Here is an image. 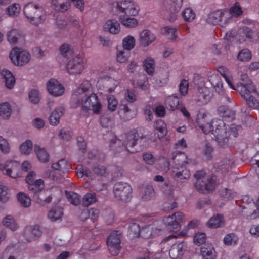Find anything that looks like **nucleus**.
Here are the masks:
<instances>
[{
  "mask_svg": "<svg viewBox=\"0 0 259 259\" xmlns=\"http://www.w3.org/2000/svg\"><path fill=\"white\" fill-rule=\"evenodd\" d=\"M208 117L207 113L199 112L196 118L197 125L204 134L211 133L213 135L220 147L228 145L229 137L231 134L234 137L238 136V131L241 128L240 125L232 124L231 127H229L222 120L218 118H214L209 122Z\"/></svg>",
  "mask_w": 259,
  "mask_h": 259,
  "instance_id": "1",
  "label": "nucleus"
},
{
  "mask_svg": "<svg viewBox=\"0 0 259 259\" xmlns=\"http://www.w3.org/2000/svg\"><path fill=\"white\" fill-rule=\"evenodd\" d=\"M217 71L225 78L228 84L232 89L238 91L246 102L250 108L258 109L259 102L254 95L258 96V93L255 87L250 80L246 74L241 75L243 82H239L235 87L231 82L232 76L230 71L225 67L221 66L218 68Z\"/></svg>",
  "mask_w": 259,
  "mask_h": 259,
  "instance_id": "2",
  "label": "nucleus"
},
{
  "mask_svg": "<svg viewBox=\"0 0 259 259\" xmlns=\"http://www.w3.org/2000/svg\"><path fill=\"white\" fill-rule=\"evenodd\" d=\"M91 84L89 81H83L72 93L71 105L73 107L77 108L82 105V110L84 112H88L91 106L98 100L96 94L91 93L90 89Z\"/></svg>",
  "mask_w": 259,
  "mask_h": 259,
  "instance_id": "3",
  "label": "nucleus"
},
{
  "mask_svg": "<svg viewBox=\"0 0 259 259\" xmlns=\"http://www.w3.org/2000/svg\"><path fill=\"white\" fill-rule=\"evenodd\" d=\"M109 134L113 138L110 141V150L114 152L115 154L121 152L134 153L139 151V149H133V147L136 145L138 141L142 140L143 138L139 136L137 130H132L126 134L124 144H123L121 140L117 139L111 132Z\"/></svg>",
  "mask_w": 259,
  "mask_h": 259,
  "instance_id": "4",
  "label": "nucleus"
},
{
  "mask_svg": "<svg viewBox=\"0 0 259 259\" xmlns=\"http://www.w3.org/2000/svg\"><path fill=\"white\" fill-rule=\"evenodd\" d=\"M60 55L58 60L63 58L70 59L66 64L67 72L71 74L81 73L84 69V62L82 55L77 54L74 50H59Z\"/></svg>",
  "mask_w": 259,
  "mask_h": 259,
  "instance_id": "5",
  "label": "nucleus"
},
{
  "mask_svg": "<svg viewBox=\"0 0 259 259\" xmlns=\"http://www.w3.org/2000/svg\"><path fill=\"white\" fill-rule=\"evenodd\" d=\"M172 159L175 164L172 168V172L175 176L180 179L189 178L190 173L185 167V164L188 163V158L185 153L175 151L173 153Z\"/></svg>",
  "mask_w": 259,
  "mask_h": 259,
  "instance_id": "6",
  "label": "nucleus"
},
{
  "mask_svg": "<svg viewBox=\"0 0 259 259\" xmlns=\"http://www.w3.org/2000/svg\"><path fill=\"white\" fill-rule=\"evenodd\" d=\"M23 12L29 21L35 26L43 23L46 19V12L43 8L32 2L25 5Z\"/></svg>",
  "mask_w": 259,
  "mask_h": 259,
  "instance_id": "7",
  "label": "nucleus"
},
{
  "mask_svg": "<svg viewBox=\"0 0 259 259\" xmlns=\"http://www.w3.org/2000/svg\"><path fill=\"white\" fill-rule=\"evenodd\" d=\"M194 177L196 179L195 187L199 192L205 193L214 190L216 186L215 177L207 176L203 170L197 171Z\"/></svg>",
  "mask_w": 259,
  "mask_h": 259,
  "instance_id": "8",
  "label": "nucleus"
},
{
  "mask_svg": "<svg viewBox=\"0 0 259 259\" xmlns=\"http://www.w3.org/2000/svg\"><path fill=\"white\" fill-rule=\"evenodd\" d=\"M253 34L252 30L248 27L243 26L239 28L237 32L231 30L225 34L224 38L231 42L238 44L251 42Z\"/></svg>",
  "mask_w": 259,
  "mask_h": 259,
  "instance_id": "9",
  "label": "nucleus"
},
{
  "mask_svg": "<svg viewBox=\"0 0 259 259\" xmlns=\"http://www.w3.org/2000/svg\"><path fill=\"white\" fill-rule=\"evenodd\" d=\"M88 158L90 161L88 162V164L95 174L102 176L105 174L106 167L100 164L105 159L104 154L99 153L96 151H89L88 152Z\"/></svg>",
  "mask_w": 259,
  "mask_h": 259,
  "instance_id": "10",
  "label": "nucleus"
},
{
  "mask_svg": "<svg viewBox=\"0 0 259 259\" xmlns=\"http://www.w3.org/2000/svg\"><path fill=\"white\" fill-rule=\"evenodd\" d=\"M114 197L117 200H123L125 202L129 201L132 197V188L127 183L117 182L113 187Z\"/></svg>",
  "mask_w": 259,
  "mask_h": 259,
  "instance_id": "11",
  "label": "nucleus"
},
{
  "mask_svg": "<svg viewBox=\"0 0 259 259\" xmlns=\"http://www.w3.org/2000/svg\"><path fill=\"white\" fill-rule=\"evenodd\" d=\"M113 5L117 10L122 13L123 15H129L131 16L137 15L139 11V6L132 1H121L115 2Z\"/></svg>",
  "mask_w": 259,
  "mask_h": 259,
  "instance_id": "12",
  "label": "nucleus"
},
{
  "mask_svg": "<svg viewBox=\"0 0 259 259\" xmlns=\"http://www.w3.org/2000/svg\"><path fill=\"white\" fill-rule=\"evenodd\" d=\"M231 19L227 11L218 10L211 12L207 18V22L213 25H218L221 27H225Z\"/></svg>",
  "mask_w": 259,
  "mask_h": 259,
  "instance_id": "13",
  "label": "nucleus"
},
{
  "mask_svg": "<svg viewBox=\"0 0 259 259\" xmlns=\"http://www.w3.org/2000/svg\"><path fill=\"white\" fill-rule=\"evenodd\" d=\"M122 234L119 231L112 232L107 239V245L110 253L113 255H117L121 248V238Z\"/></svg>",
  "mask_w": 259,
  "mask_h": 259,
  "instance_id": "14",
  "label": "nucleus"
},
{
  "mask_svg": "<svg viewBox=\"0 0 259 259\" xmlns=\"http://www.w3.org/2000/svg\"><path fill=\"white\" fill-rule=\"evenodd\" d=\"M184 219V215L182 212H177L170 216L163 218V222L171 231L177 232L180 230V223Z\"/></svg>",
  "mask_w": 259,
  "mask_h": 259,
  "instance_id": "15",
  "label": "nucleus"
},
{
  "mask_svg": "<svg viewBox=\"0 0 259 259\" xmlns=\"http://www.w3.org/2000/svg\"><path fill=\"white\" fill-rule=\"evenodd\" d=\"M9 57L12 62L17 66H23L30 59V54L26 50H11Z\"/></svg>",
  "mask_w": 259,
  "mask_h": 259,
  "instance_id": "16",
  "label": "nucleus"
},
{
  "mask_svg": "<svg viewBox=\"0 0 259 259\" xmlns=\"http://www.w3.org/2000/svg\"><path fill=\"white\" fill-rule=\"evenodd\" d=\"M0 170L12 178H17L21 175L20 164L16 161H8L5 165L0 164Z\"/></svg>",
  "mask_w": 259,
  "mask_h": 259,
  "instance_id": "17",
  "label": "nucleus"
},
{
  "mask_svg": "<svg viewBox=\"0 0 259 259\" xmlns=\"http://www.w3.org/2000/svg\"><path fill=\"white\" fill-rule=\"evenodd\" d=\"M132 105L121 104L119 105L118 110V114L120 118L124 121H129L134 118L137 115V110L132 109Z\"/></svg>",
  "mask_w": 259,
  "mask_h": 259,
  "instance_id": "18",
  "label": "nucleus"
},
{
  "mask_svg": "<svg viewBox=\"0 0 259 259\" xmlns=\"http://www.w3.org/2000/svg\"><path fill=\"white\" fill-rule=\"evenodd\" d=\"M212 94L206 87H200L196 93L195 100L198 105L202 106L210 102Z\"/></svg>",
  "mask_w": 259,
  "mask_h": 259,
  "instance_id": "19",
  "label": "nucleus"
},
{
  "mask_svg": "<svg viewBox=\"0 0 259 259\" xmlns=\"http://www.w3.org/2000/svg\"><path fill=\"white\" fill-rule=\"evenodd\" d=\"M42 231L38 225L28 226L24 231V236L28 242L35 240L41 235Z\"/></svg>",
  "mask_w": 259,
  "mask_h": 259,
  "instance_id": "20",
  "label": "nucleus"
},
{
  "mask_svg": "<svg viewBox=\"0 0 259 259\" xmlns=\"http://www.w3.org/2000/svg\"><path fill=\"white\" fill-rule=\"evenodd\" d=\"M208 78L216 92L221 95H226L221 78L218 73H212L208 76Z\"/></svg>",
  "mask_w": 259,
  "mask_h": 259,
  "instance_id": "21",
  "label": "nucleus"
},
{
  "mask_svg": "<svg viewBox=\"0 0 259 259\" xmlns=\"http://www.w3.org/2000/svg\"><path fill=\"white\" fill-rule=\"evenodd\" d=\"M218 113L222 118V120L224 122V121H232L235 118V111L227 106H220L218 108Z\"/></svg>",
  "mask_w": 259,
  "mask_h": 259,
  "instance_id": "22",
  "label": "nucleus"
},
{
  "mask_svg": "<svg viewBox=\"0 0 259 259\" xmlns=\"http://www.w3.org/2000/svg\"><path fill=\"white\" fill-rule=\"evenodd\" d=\"M47 90L49 93L54 96H61L64 92V87L57 80L54 79L48 81Z\"/></svg>",
  "mask_w": 259,
  "mask_h": 259,
  "instance_id": "23",
  "label": "nucleus"
},
{
  "mask_svg": "<svg viewBox=\"0 0 259 259\" xmlns=\"http://www.w3.org/2000/svg\"><path fill=\"white\" fill-rule=\"evenodd\" d=\"M8 41L12 45H23L24 43V36L17 29H12L7 35Z\"/></svg>",
  "mask_w": 259,
  "mask_h": 259,
  "instance_id": "24",
  "label": "nucleus"
},
{
  "mask_svg": "<svg viewBox=\"0 0 259 259\" xmlns=\"http://www.w3.org/2000/svg\"><path fill=\"white\" fill-rule=\"evenodd\" d=\"M156 39L154 34L148 29L143 30L139 35V41L144 47L148 46Z\"/></svg>",
  "mask_w": 259,
  "mask_h": 259,
  "instance_id": "25",
  "label": "nucleus"
},
{
  "mask_svg": "<svg viewBox=\"0 0 259 259\" xmlns=\"http://www.w3.org/2000/svg\"><path fill=\"white\" fill-rule=\"evenodd\" d=\"M182 104V101L179 97L175 95H172L168 97L165 102V104L167 108L170 110L174 111L178 109L179 106Z\"/></svg>",
  "mask_w": 259,
  "mask_h": 259,
  "instance_id": "26",
  "label": "nucleus"
},
{
  "mask_svg": "<svg viewBox=\"0 0 259 259\" xmlns=\"http://www.w3.org/2000/svg\"><path fill=\"white\" fill-rule=\"evenodd\" d=\"M201 254L205 259H214L215 251L213 245L210 244H204L201 247Z\"/></svg>",
  "mask_w": 259,
  "mask_h": 259,
  "instance_id": "27",
  "label": "nucleus"
},
{
  "mask_svg": "<svg viewBox=\"0 0 259 259\" xmlns=\"http://www.w3.org/2000/svg\"><path fill=\"white\" fill-rule=\"evenodd\" d=\"M5 80V85L8 89H12L15 84V78L12 73L7 69H3L1 72Z\"/></svg>",
  "mask_w": 259,
  "mask_h": 259,
  "instance_id": "28",
  "label": "nucleus"
},
{
  "mask_svg": "<svg viewBox=\"0 0 259 259\" xmlns=\"http://www.w3.org/2000/svg\"><path fill=\"white\" fill-rule=\"evenodd\" d=\"M64 109L62 107L56 108L50 115V123L52 125H57L60 122V117L64 114Z\"/></svg>",
  "mask_w": 259,
  "mask_h": 259,
  "instance_id": "29",
  "label": "nucleus"
},
{
  "mask_svg": "<svg viewBox=\"0 0 259 259\" xmlns=\"http://www.w3.org/2000/svg\"><path fill=\"white\" fill-rule=\"evenodd\" d=\"M184 250L182 242L172 245L169 251V256L172 259H176L183 255Z\"/></svg>",
  "mask_w": 259,
  "mask_h": 259,
  "instance_id": "30",
  "label": "nucleus"
},
{
  "mask_svg": "<svg viewBox=\"0 0 259 259\" xmlns=\"http://www.w3.org/2000/svg\"><path fill=\"white\" fill-rule=\"evenodd\" d=\"M51 167L54 169L58 170L63 172H67L71 169V165L65 159H62L57 162L53 163Z\"/></svg>",
  "mask_w": 259,
  "mask_h": 259,
  "instance_id": "31",
  "label": "nucleus"
},
{
  "mask_svg": "<svg viewBox=\"0 0 259 259\" xmlns=\"http://www.w3.org/2000/svg\"><path fill=\"white\" fill-rule=\"evenodd\" d=\"M104 28L112 34H117L120 30V26L119 22L114 19L108 20L105 25Z\"/></svg>",
  "mask_w": 259,
  "mask_h": 259,
  "instance_id": "32",
  "label": "nucleus"
},
{
  "mask_svg": "<svg viewBox=\"0 0 259 259\" xmlns=\"http://www.w3.org/2000/svg\"><path fill=\"white\" fill-rule=\"evenodd\" d=\"M131 15H120L119 20L121 23L127 28H134L138 25V21L136 19L131 17Z\"/></svg>",
  "mask_w": 259,
  "mask_h": 259,
  "instance_id": "33",
  "label": "nucleus"
},
{
  "mask_svg": "<svg viewBox=\"0 0 259 259\" xmlns=\"http://www.w3.org/2000/svg\"><path fill=\"white\" fill-rule=\"evenodd\" d=\"M155 131L157 133L159 139L163 138L167 133L166 124L161 119L158 120L154 125Z\"/></svg>",
  "mask_w": 259,
  "mask_h": 259,
  "instance_id": "34",
  "label": "nucleus"
},
{
  "mask_svg": "<svg viewBox=\"0 0 259 259\" xmlns=\"http://www.w3.org/2000/svg\"><path fill=\"white\" fill-rule=\"evenodd\" d=\"M34 151L38 160L44 163L48 162L49 160V155L44 149L41 148L38 145L34 146Z\"/></svg>",
  "mask_w": 259,
  "mask_h": 259,
  "instance_id": "35",
  "label": "nucleus"
},
{
  "mask_svg": "<svg viewBox=\"0 0 259 259\" xmlns=\"http://www.w3.org/2000/svg\"><path fill=\"white\" fill-rule=\"evenodd\" d=\"M177 31V28L170 26H166L161 29L162 33L172 40L176 39Z\"/></svg>",
  "mask_w": 259,
  "mask_h": 259,
  "instance_id": "36",
  "label": "nucleus"
},
{
  "mask_svg": "<svg viewBox=\"0 0 259 259\" xmlns=\"http://www.w3.org/2000/svg\"><path fill=\"white\" fill-rule=\"evenodd\" d=\"M63 215V209L60 207L55 208L48 212V218L51 221L60 220Z\"/></svg>",
  "mask_w": 259,
  "mask_h": 259,
  "instance_id": "37",
  "label": "nucleus"
},
{
  "mask_svg": "<svg viewBox=\"0 0 259 259\" xmlns=\"http://www.w3.org/2000/svg\"><path fill=\"white\" fill-rule=\"evenodd\" d=\"M143 67L145 71L150 75H153L155 70V61L151 57L147 58L143 61Z\"/></svg>",
  "mask_w": 259,
  "mask_h": 259,
  "instance_id": "38",
  "label": "nucleus"
},
{
  "mask_svg": "<svg viewBox=\"0 0 259 259\" xmlns=\"http://www.w3.org/2000/svg\"><path fill=\"white\" fill-rule=\"evenodd\" d=\"M223 224V217L221 214H217L211 217L207 222L209 227L217 228L221 227Z\"/></svg>",
  "mask_w": 259,
  "mask_h": 259,
  "instance_id": "39",
  "label": "nucleus"
},
{
  "mask_svg": "<svg viewBox=\"0 0 259 259\" xmlns=\"http://www.w3.org/2000/svg\"><path fill=\"white\" fill-rule=\"evenodd\" d=\"M156 233L154 230L153 225H145L141 228L140 237L144 239H148Z\"/></svg>",
  "mask_w": 259,
  "mask_h": 259,
  "instance_id": "40",
  "label": "nucleus"
},
{
  "mask_svg": "<svg viewBox=\"0 0 259 259\" xmlns=\"http://www.w3.org/2000/svg\"><path fill=\"white\" fill-rule=\"evenodd\" d=\"M12 113L10 105L8 102H4L0 104V116L4 119H8Z\"/></svg>",
  "mask_w": 259,
  "mask_h": 259,
  "instance_id": "41",
  "label": "nucleus"
},
{
  "mask_svg": "<svg viewBox=\"0 0 259 259\" xmlns=\"http://www.w3.org/2000/svg\"><path fill=\"white\" fill-rule=\"evenodd\" d=\"M76 173L78 177L82 178L84 176L89 179H92L94 175L92 171L88 168H85L82 165H78L76 168Z\"/></svg>",
  "mask_w": 259,
  "mask_h": 259,
  "instance_id": "42",
  "label": "nucleus"
},
{
  "mask_svg": "<svg viewBox=\"0 0 259 259\" xmlns=\"http://www.w3.org/2000/svg\"><path fill=\"white\" fill-rule=\"evenodd\" d=\"M66 196L71 204L74 205H78L80 203V196L72 191H65Z\"/></svg>",
  "mask_w": 259,
  "mask_h": 259,
  "instance_id": "43",
  "label": "nucleus"
},
{
  "mask_svg": "<svg viewBox=\"0 0 259 259\" xmlns=\"http://www.w3.org/2000/svg\"><path fill=\"white\" fill-rule=\"evenodd\" d=\"M97 199L95 193H87L83 197L82 204L84 206L88 207L97 202Z\"/></svg>",
  "mask_w": 259,
  "mask_h": 259,
  "instance_id": "44",
  "label": "nucleus"
},
{
  "mask_svg": "<svg viewBox=\"0 0 259 259\" xmlns=\"http://www.w3.org/2000/svg\"><path fill=\"white\" fill-rule=\"evenodd\" d=\"M3 224L13 231H15L18 228V225L15 223L14 218L10 215L6 216L3 219Z\"/></svg>",
  "mask_w": 259,
  "mask_h": 259,
  "instance_id": "45",
  "label": "nucleus"
},
{
  "mask_svg": "<svg viewBox=\"0 0 259 259\" xmlns=\"http://www.w3.org/2000/svg\"><path fill=\"white\" fill-rule=\"evenodd\" d=\"M141 228L139 224L133 223L128 228V235L131 238L140 237Z\"/></svg>",
  "mask_w": 259,
  "mask_h": 259,
  "instance_id": "46",
  "label": "nucleus"
},
{
  "mask_svg": "<svg viewBox=\"0 0 259 259\" xmlns=\"http://www.w3.org/2000/svg\"><path fill=\"white\" fill-rule=\"evenodd\" d=\"M182 16L185 21L191 22L195 19L196 15L191 8H187L183 10Z\"/></svg>",
  "mask_w": 259,
  "mask_h": 259,
  "instance_id": "47",
  "label": "nucleus"
},
{
  "mask_svg": "<svg viewBox=\"0 0 259 259\" xmlns=\"http://www.w3.org/2000/svg\"><path fill=\"white\" fill-rule=\"evenodd\" d=\"M83 214H88V218H89L93 222H95L97 221L98 218L99 210L96 208H91L89 210H83L80 217L81 219L83 218L82 215Z\"/></svg>",
  "mask_w": 259,
  "mask_h": 259,
  "instance_id": "48",
  "label": "nucleus"
},
{
  "mask_svg": "<svg viewBox=\"0 0 259 259\" xmlns=\"http://www.w3.org/2000/svg\"><path fill=\"white\" fill-rule=\"evenodd\" d=\"M20 6L19 4L15 3L12 5L9 6L7 8V13L11 17L17 16L20 13Z\"/></svg>",
  "mask_w": 259,
  "mask_h": 259,
  "instance_id": "49",
  "label": "nucleus"
},
{
  "mask_svg": "<svg viewBox=\"0 0 259 259\" xmlns=\"http://www.w3.org/2000/svg\"><path fill=\"white\" fill-rule=\"evenodd\" d=\"M170 5L169 7V11L171 13H176L179 11L183 4V0H167Z\"/></svg>",
  "mask_w": 259,
  "mask_h": 259,
  "instance_id": "50",
  "label": "nucleus"
},
{
  "mask_svg": "<svg viewBox=\"0 0 259 259\" xmlns=\"http://www.w3.org/2000/svg\"><path fill=\"white\" fill-rule=\"evenodd\" d=\"M135 38L131 35H128L122 40L123 49H133L135 47Z\"/></svg>",
  "mask_w": 259,
  "mask_h": 259,
  "instance_id": "51",
  "label": "nucleus"
},
{
  "mask_svg": "<svg viewBox=\"0 0 259 259\" xmlns=\"http://www.w3.org/2000/svg\"><path fill=\"white\" fill-rule=\"evenodd\" d=\"M19 202L24 207H29L31 204V199L23 192H19L17 195Z\"/></svg>",
  "mask_w": 259,
  "mask_h": 259,
  "instance_id": "52",
  "label": "nucleus"
},
{
  "mask_svg": "<svg viewBox=\"0 0 259 259\" xmlns=\"http://www.w3.org/2000/svg\"><path fill=\"white\" fill-rule=\"evenodd\" d=\"M32 149V143L30 140H26L20 146L21 152L24 154H29Z\"/></svg>",
  "mask_w": 259,
  "mask_h": 259,
  "instance_id": "53",
  "label": "nucleus"
},
{
  "mask_svg": "<svg viewBox=\"0 0 259 259\" xmlns=\"http://www.w3.org/2000/svg\"><path fill=\"white\" fill-rule=\"evenodd\" d=\"M130 50H122L117 53L116 59L117 61L123 63L126 61L130 57Z\"/></svg>",
  "mask_w": 259,
  "mask_h": 259,
  "instance_id": "54",
  "label": "nucleus"
},
{
  "mask_svg": "<svg viewBox=\"0 0 259 259\" xmlns=\"http://www.w3.org/2000/svg\"><path fill=\"white\" fill-rule=\"evenodd\" d=\"M251 53L249 50H241L237 56L238 59L242 62L249 61L251 58Z\"/></svg>",
  "mask_w": 259,
  "mask_h": 259,
  "instance_id": "55",
  "label": "nucleus"
},
{
  "mask_svg": "<svg viewBox=\"0 0 259 259\" xmlns=\"http://www.w3.org/2000/svg\"><path fill=\"white\" fill-rule=\"evenodd\" d=\"M243 13L240 4L236 2L234 5L231 7L229 10V16L231 15L232 16H239L241 15Z\"/></svg>",
  "mask_w": 259,
  "mask_h": 259,
  "instance_id": "56",
  "label": "nucleus"
},
{
  "mask_svg": "<svg viewBox=\"0 0 259 259\" xmlns=\"http://www.w3.org/2000/svg\"><path fill=\"white\" fill-rule=\"evenodd\" d=\"M155 195L153 187L150 185H146L145 187L144 194L142 196V199L144 201H148L153 197Z\"/></svg>",
  "mask_w": 259,
  "mask_h": 259,
  "instance_id": "57",
  "label": "nucleus"
},
{
  "mask_svg": "<svg viewBox=\"0 0 259 259\" xmlns=\"http://www.w3.org/2000/svg\"><path fill=\"white\" fill-rule=\"evenodd\" d=\"M108 101V109L111 111H114L118 105V101L113 95H109L107 97Z\"/></svg>",
  "mask_w": 259,
  "mask_h": 259,
  "instance_id": "58",
  "label": "nucleus"
},
{
  "mask_svg": "<svg viewBox=\"0 0 259 259\" xmlns=\"http://www.w3.org/2000/svg\"><path fill=\"white\" fill-rule=\"evenodd\" d=\"M124 98L128 102L133 103L137 100L136 92L134 89H127L125 93Z\"/></svg>",
  "mask_w": 259,
  "mask_h": 259,
  "instance_id": "59",
  "label": "nucleus"
},
{
  "mask_svg": "<svg viewBox=\"0 0 259 259\" xmlns=\"http://www.w3.org/2000/svg\"><path fill=\"white\" fill-rule=\"evenodd\" d=\"M223 240L226 245L236 244L237 241V237L234 233H230L227 234L224 237Z\"/></svg>",
  "mask_w": 259,
  "mask_h": 259,
  "instance_id": "60",
  "label": "nucleus"
},
{
  "mask_svg": "<svg viewBox=\"0 0 259 259\" xmlns=\"http://www.w3.org/2000/svg\"><path fill=\"white\" fill-rule=\"evenodd\" d=\"M100 124L103 127L108 128L112 124V120L107 114L101 115L100 118Z\"/></svg>",
  "mask_w": 259,
  "mask_h": 259,
  "instance_id": "61",
  "label": "nucleus"
},
{
  "mask_svg": "<svg viewBox=\"0 0 259 259\" xmlns=\"http://www.w3.org/2000/svg\"><path fill=\"white\" fill-rule=\"evenodd\" d=\"M206 237V236L204 233H198L195 234L193 241L195 244L200 245L205 242Z\"/></svg>",
  "mask_w": 259,
  "mask_h": 259,
  "instance_id": "62",
  "label": "nucleus"
},
{
  "mask_svg": "<svg viewBox=\"0 0 259 259\" xmlns=\"http://www.w3.org/2000/svg\"><path fill=\"white\" fill-rule=\"evenodd\" d=\"M9 198V194L8 189L2 185H0V201L2 202H7Z\"/></svg>",
  "mask_w": 259,
  "mask_h": 259,
  "instance_id": "63",
  "label": "nucleus"
},
{
  "mask_svg": "<svg viewBox=\"0 0 259 259\" xmlns=\"http://www.w3.org/2000/svg\"><path fill=\"white\" fill-rule=\"evenodd\" d=\"M29 98L33 104L38 103L40 100L38 91L35 89L32 90L29 93Z\"/></svg>",
  "mask_w": 259,
  "mask_h": 259,
  "instance_id": "64",
  "label": "nucleus"
}]
</instances>
